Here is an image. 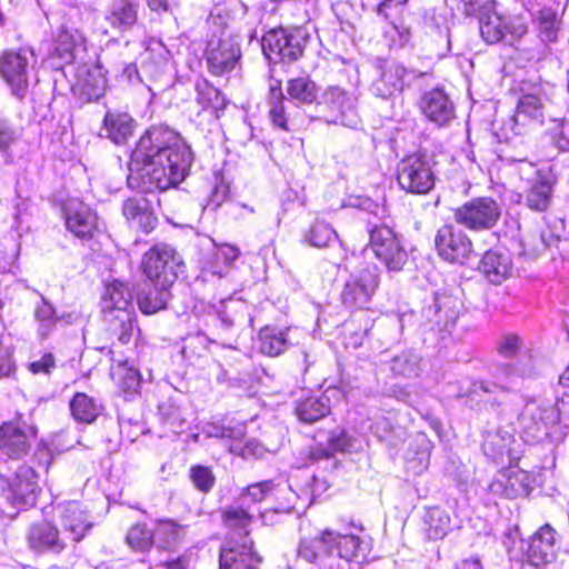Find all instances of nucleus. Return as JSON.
I'll list each match as a JSON object with an SVG mask.
<instances>
[{
    "instance_id": "obj_16",
    "label": "nucleus",
    "mask_w": 569,
    "mask_h": 569,
    "mask_svg": "<svg viewBox=\"0 0 569 569\" xmlns=\"http://www.w3.org/2000/svg\"><path fill=\"white\" fill-rule=\"evenodd\" d=\"M240 57L239 42L231 36L212 38L208 42L207 62L213 74L222 76L231 72L238 66Z\"/></svg>"
},
{
    "instance_id": "obj_41",
    "label": "nucleus",
    "mask_w": 569,
    "mask_h": 569,
    "mask_svg": "<svg viewBox=\"0 0 569 569\" xmlns=\"http://www.w3.org/2000/svg\"><path fill=\"white\" fill-rule=\"evenodd\" d=\"M284 96L282 92L280 81H271L269 86V94H268V103H269V118L271 122L282 129L288 131V118L284 109Z\"/></svg>"
},
{
    "instance_id": "obj_17",
    "label": "nucleus",
    "mask_w": 569,
    "mask_h": 569,
    "mask_svg": "<svg viewBox=\"0 0 569 569\" xmlns=\"http://www.w3.org/2000/svg\"><path fill=\"white\" fill-rule=\"evenodd\" d=\"M527 23L519 17L505 18L496 12L487 13L480 19V33L487 43L493 44L503 40L508 34L520 39L527 33Z\"/></svg>"
},
{
    "instance_id": "obj_28",
    "label": "nucleus",
    "mask_w": 569,
    "mask_h": 569,
    "mask_svg": "<svg viewBox=\"0 0 569 569\" xmlns=\"http://www.w3.org/2000/svg\"><path fill=\"white\" fill-rule=\"evenodd\" d=\"M479 268L490 282L501 283L511 276L513 264L507 251L489 250L483 254Z\"/></svg>"
},
{
    "instance_id": "obj_64",
    "label": "nucleus",
    "mask_w": 569,
    "mask_h": 569,
    "mask_svg": "<svg viewBox=\"0 0 569 569\" xmlns=\"http://www.w3.org/2000/svg\"><path fill=\"white\" fill-rule=\"evenodd\" d=\"M193 162V153L190 147L180 142V182L187 176V168H190Z\"/></svg>"
},
{
    "instance_id": "obj_25",
    "label": "nucleus",
    "mask_w": 569,
    "mask_h": 569,
    "mask_svg": "<svg viewBox=\"0 0 569 569\" xmlns=\"http://www.w3.org/2000/svg\"><path fill=\"white\" fill-rule=\"evenodd\" d=\"M122 214L131 228L150 233L158 224V218L147 199L128 198L122 203Z\"/></svg>"
},
{
    "instance_id": "obj_8",
    "label": "nucleus",
    "mask_w": 569,
    "mask_h": 569,
    "mask_svg": "<svg viewBox=\"0 0 569 569\" xmlns=\"http://www.w3.org/2000/svg\"><path fill=\"white\" fill-rule=\"evenodd\" d=\"M176 251L166 244L151 247L141 260L143 273L154 286L169 289L177 280Z\"/></svg>"
},
{
    "instance_id": "obj_6",
    "label": "nucleus",
    "mask_w": 569,
    "mask_h": 569,
    "mask_svg": "<svg viewBox=\"0 0 569 569\" xmlns=\"http://www.w3.org/2000/svg\"><path fill=\"white\" fill-rule=\"evenodd\" d=\"M397 181L406 192L426 194L433 188L436 177L425 156L410 154L398 163Z\"/></svg>"
},
{
    "instance_id": "obj_54",
    "label": "nucleus",
    "mask_w": 569,
    "mask_h": 569,
    "mask_svg": "<svg viewBox=\"0 0 569 569\" xmlns=\"http://www.w3.org/2000/svg\"><path fill=\"white\" fill-rule=\"evenodd\" d=\"M189 476L193 486L203 492H208L213 487L214 476L208 467L193 466Z\"/></svg>"
},
{
    "instance_id": "obj_33",
    "label": "nucleus",
    "mask_w": 569,
    "mask_h": 569,
    "mask_svg": "<svg viewBox=\"0 0 569 569\" xmlns=\"http://www.w3.org/2000/svg\"><path fill=\"white\" fill-rule=\"evenodd\" d=\"M254 515L241 507H230L223 512V521L226 526L231 530L230 540L233 546H239L243 542L252 541L249 535V526L252 522Z\"/></svg>"
},
{
    "instance_id": "obj_37",
    "label": "nucleus",
    "mask_w": 569,
    "mask_h": 569,
    "mask_svg": "<svg viewBox=\"0 0 569 569\" xmlns=\"http://www.w3.org/2000/svg\"><path fill=\"white\" fill-rule=\"evenodd\" d=\"M433 312L432 321L440 329H449L455 326L459 317V301L448 295H437L433 306L427 309V313Z\"/></svg>"
},
{
    "instance_id": "obj_55",
    "label": "nucleus",
    "mask_w": 569,
    "mask_h": 569,
    "mask_svg": "<svg viewBox=\"0 0 569 569\" xmlns=\"http://www.w3.org/2000/svg\"><path fill=\"white\" fill-rule=\"evenodd\" d=\"M244 309L243 303L233 300L229 301L219 313L222 325L226 328H230L236 322L242 320L244 318Z\"/></svg>"
},
{
    "instance_id": "obj_61",
    "label": "nucleus",
    "mask_w": 569,
    "mask_h": 569,
    "mask_svg": "<svg viewBox=\"0 0 569 569\" xmlns=\"http://www.w3.org/2000/svg\"><path fill=\"white\" fill-rule=\"evenodd\" d=\"M230 451L238 452L242 457L252 456V457H256V458H260L264 453V448L257 440H249L241 448L238 445L237 446L232 445L230 447Z\"/></svg>"
},
{
    "instance_id": "obj_11",
    "label": "nucleus",
    "mask_w": 569,
    "mask_h": 569,
    "mask_svg": "<svg viewBox=\"0 0 569 569\" xmlns=\"http://www.w3.org/2000/svg\"><path fill=\"white\" fill-rule=\"evenodd\" d=\"M500 216V204L490 197L475 198L455 211L456 221L475 231L491 229Z\"/></svg>"
},
{
    "instance_id": "obj_32",
    "label": "nucleus",
    "mask_w": 569,
    "mask_h": 569,
    "mask_svg": "<svg viewBox=\"0 0 569 569\" xmlns=\"http://www.w3.org/2000/svg\"><path fill=\"white\" fill-rule=\"evenodd\" d=\"M407 70L399 63H387L380 77L373 82V92L382 98L393 97L396 93L401 92L405 84V76Z\"/></svg>"
},
{
    "instance_id": "obj_30",
    "label": "nucleus",
    "mask_w": 569,
    "mask_h": 569,
    "mask_svg": "<svg viewBox=\"0 0 569 569\" xmlns=\"http://www.w3.org/2000/svg\"><path fill=\"white\" fill-rule=\"evenodd\" d=\"M111 380L124 399H133L140 393L141 375L134 367L127 361H119L111 367Z\"/></svg>"
},
{
    "instance_id": "obj_48",
    "label": "nucleus",
    "mask_w": 569,
    "mask_h": 569,
    "mask_svg": "<svg viewBox=\"0 0 569 569\" xmlns=\"http://www.w3.org/2000/svg\"><path fill=\"white\" fill-rule=\"evenodd\" d=\"M197 101L203 109H212L214 112L226 107L224 97L220 91L206 80L197 82Z\"/></svg>"
},
{
    "instance_id": "obj_44",
    "label": "nucleus",
    "mask_w": 569,
    "mask_h": 569,
    "mask_svg": "<svg viewBox=\"0 0 569 569\" xmlns=\"http://www.w3.org/2000/svg\"><path fill=\"white\" fill-rule=\"evenodd\" d=\"M330 412L328 398L310 397L301 401L297 408L296 413L303 422H315Z\"/></svg>"
},
{
    "instance_id": "obj_22",
    "label": "nucleus",
    "mask_w": 569,
    "mask_h": 569,
    "mask_svg": "<svg viewBox=\"0 0 569 569\" xmlns=\"http://www.w3.org/2000/svg\"><path fill=\"white\" fill-rule=\"evenodd\" d=\"M103 331L111 347L129 345L134 333V321L132 310H120V312L107 311L103 313Z\"/></svg>"
},
{
    "instance_id": "obj_58",
    "label": "nucleus",
    "mask_w": 569,
    "mask_h": 569,
    "mask_svg": "<svg viewBox=\"0 0 569 569\" xmlns=\"http://www.w3.org/2000/svg\"><path fill=\"white\" fill-rule=\"evenodd\" d=\"M521 339L515 333H505L497 345V350L505 358L515 357L521 349Z\"/></svg>"
},
{
    "instance_id": "obj_29",
    "label": "nucleus",
    "mask_w": 569,
    "mask_h": 569,
    "mask_svg": "<svg viewBox=\"0 0 569 569\" xmlns=\"http://www.w3.org/2000/svg\"><path fill=\"white\" fill-rule=\"evenodd\" d=\"M72 419L81 425H91L102 415L104 407L97 398L86 392H76L69 401Z\"/></svg>"
},
{
    "instance_id": "obj_56",
    "label": "nucleus",
    "mask_w": 569,
    "mask_h": 569,
    "mask_svg": "<svg viewBox=\"0 0 569 569\" xmlns=\"http://www.w3.org/2000/svg\"><path fill=\"white\" fill-rule=\"evenodd\" d=\"M209 437L240 440L244 435V426L237 423L234 427L209 425L206 429Z\"/></svg>"
},
{
    "instance_id": "obj_20",
    "label": "nucleus",
    "mask_w": 569,
    "mask_h": 569,
    "mask_svg": "<svg viewBox=\"0 0 569 569\" xmlns=\"http://www.w3.org/2000/svg\"><path fill=\"white\" fill-rule=\"evenodd\" d=\"M98 214L82 202L70 204L64 210V223L74 237L91 240L99 231Z\"/></svg>"
},
{
    "instance_id": "obj_59",
    "label": "nucleus",
    "mask_w": 569,
    "mask_h": 569,
    "mask_svg": "<svg viewBox=\"0 0 569 569\" xmlns=\"http://www.w3.org/2000/svg\"><path fill=\"white\" fill-rule=\"evenodd\" d=\"M16 370L12 351L0 340V380L14 376Z\"/></svg>"
},
{
    "instance_id": "obj_13",
    "label": "nucleus",
    "mask_w": 569,
    "mask_h": 569,
    "mask_svg": "<svg viewBox=\"0 0 569 569\" xmlns=\"http://www.w3.org/2000/svg\"><path fill=\"white\" fill-rule=\"evenodd\" d=\"M8 500L19 510L33 507L41 492L39 476L32 467L21 465L8 481Z\"/></svg>"
},
{
    "instance_id": "obj_23",
    "label": "nucleus",
    "mask_w": 569,
    "mask_h": 569,
    "mask_svg": "<svg viewBox=\"0 0 569 569\" xmlns=\"http://www.w3.org/2000/svg\"><path fill=\"white\" fill-rule=\"evenodd\" d=\"M60 519L63 529L69 532L74 543L83 540L93 527L88 511L78 501H68L61 506Z\"/></svg>"
},
{
    "instance_id": "obj_4",
    "label": "nucleus",
    "mask_w": 569,
    "mask_h": 569,
    "mask_svg": "<svg viewBox=\"0 0 569 569\" xmlns=\"http://www.w3.org/2000/svg\"><path fill=\"white\" fill-rule=\"evenodd\" d=\"M556 88L549 82L532 84L520 97L513 117L517 126L543 124L545 119L552 117Z\"/></svg>"
},
{
    "instance_id": "obj_35",
    "label": "nucleus",
    "mask_w": 569,
    "mask_h": 569,
    "mask_svg": "<svg viewBox=\"0 0 569 569\" xmlns=\"http://www.w3.org/2000/svg\"><path fill=\"white\" fill-rule=\"evenodd\" d=\"M253 542L224 548L220 553V569H257L258 558L252 552Z\"/></svg>"
},
{
    "instance_id": "obj_53",
    "label": "nucleus",
    "mask_w": 569,
    "mask_h": 569,
    "mask_svg": "<svg viewBox=\"0 0 569 569\" xmlns=\"http://www.w3.org/2000/svg\"><path fill=\"white\" fill-rule=\"evenodd\" d=\"M280 491L272 481L266 480L248 486L241 496L242 503L247 501L260 502L273 491Z\"/></svg>"
},
{
    "instance_id": "obj_63",
    "label": "nucleus",
    "mask_w": 569,
    "mask_h": 569,
    "mask_svg": "<svg viewBox=\"0 0 569 569\" xmlns=\"http://www.w3.org/2000/svg\"><path fill=\"white\" fill-rule=\"evenodd\" d=\"M408 0H383L377 6V14L388 20L392 12L407 3Z\"/></svg>"
},
{
    "instance_id": "obj_47",
    "label": "nucleus",
    "mask_w": 569,
    "mask_h": 569,
    "mask_svg": "<svg viewBox=\"0 0 569 569\" xmlns=\"http://www.w3.org/2000/svg\"><path fill=\"white\" fill-rule=\"evenodd\" d=\"M168 296V289L154 286L147 292L138 295V308L143 315H153L166 308Z\"/></svg>"
},
{
    "instance_id": "obj_46",
    "label": "nucleus",
    "mask_w": 569,
    "mask_h": 569,
    "mask_svg": "<svg viewBox=\"0 0 569 569\" xmlns=\"http://www.w3.org/2000/svg\"><path fill=\"white\" fill-rule=\"evenodd\" d=\"M288 96L298 103L310 104L317 100L316 83L307 77H299L288 81Z\"/></svg>"
},
{
    "instance_id": "obj_52",
    "label": "nucleus",
    "mask_w": 569,
    "mask_h": 569,
    "mask_svg": "<svg viewBox=\"0 0 569 569\" xmlns=\"http://www.w3.org/2000/svg\"><path fill=\"white\" fill-rule=\"evenodd\" d=\"M57 367V358L50 351L43 352L39 359L32 360L26 366L31 375L46 377L51 376Z\"/></svg>"
},
{
    "instance_id": "obj_21",
    "label": "nucleus",
    "mask_w": 569,
    "mask_h": 569,
    "mask_svg": "<svg viewBox=\"0 0 569 569\" xmlns=\"http://www.w3.org/2000/svg\"><path fill=\"white\" fill-rule=\"evenodd\" d=\"M532 482L533 478L529 472L511 467L492 481L490 489L496 495H501L508 499H516L528 496L531 491Z\"/></svg>"
},
{
    "instance_id": "obj_5",
    "label": "nucleus",
    "mask_w": 569,
    "mask_h": 569,
    "mask_svg": "<svg viewBox=\"0 0 569 569\" xmlns=\"http://www.w3.org/2000/svg\"><path fill=\"white\" fill-rule=\"evenodd\" d=\"M307 41L308 34L302 29H273L263 36L262 50L269 60L291 62L302 56Z\"/></svg>"
},
{
    "instance_id": "obj_45",
    "label": "nucleus",
    "mask_w": 569,
    "mask_h": 569,
    "mask_svg": "<svg viewBox=\"0 0 569 569\" xmlns=\"http://www.w3.org/2000/svg\"><path fill=\"white\" fill-rule=\"evenodd\" d=\"M389 369L397 377L416 378L420 375V359L411 351H403L391 358Z\"/></svg>"
},
{
    "instance_id": "obj_26",
    "label": "nucleus",
    "mask_w": 569,
    "mask_h": 569,
    "mask_svg": "<svg viewBox=\"0 0 569 569\" xmlns=\"http://www.w3.org/2000/svg\"><path fill=\"white\" fill-rule=\"evenodd\" d=\"M421 110L428 119L439 126L447 124L455 117L452 101L440 89H433L422 97Z\"/></svg>"
},
{
    "instance_id": "obj_1",
    "label": "nucleus",
    "mask_w": 569,
    "mask_h": 569,
    "mask_svg": "<svg viewBox=\"0 0 569 569\" xmlns=\"http://www.w3.org/2000/svg\"><path fill=\"white\" fill-rule=\"evenodd\" d=\"M167 131L147 130L136 143L128 163L127 184L142 193L164 191L178 183V148L162 144Z\"/></svg>"
},
{
    "instance_id": "obj_40",
    "label": "nucleus",
    "mask_w": 569,
    "mask_h": 569,
    "mask_svg": "<svg viewBox=\"0 0 569 569\" xmlns=\"http://www.w3.org/2000/svg\"><path fill=\"white\" fill-rule=\"evenodd\" d=\"M108 20L119 30L131 29L138 21V3L133 0H119L113 4Z\"/></svg>"
},
{
    "instance_id": "obj_34",
    "label": "nucleus",
    "mask_w": 569,
    "mask_h": 569,
    "mask_svg": "<svg viewBox=\"0 0 569 569\" xmlns=\"http://www.w3.org/2000/svg\"><path fill=\"white\" fill-rule=\"evenodd\" d=\"M107 78L98 64L87 68L78 82L79 96L83 102H96L106 94Z\"/></svg>"
},
{
    "instance_id": "obj_60",
    "label": "nucleus",
    "mask_w": 569,
    "mask_h": 569,
    "mask_svg": "<svg viewBox=\"0 0 569 569\" xmlns=\"http://www.w3.org/2000/svg\"><path fill=\"white\" fill-rule=\"evenodd\" d=\"M13 128L4 122L0 123V154L10 158L11 147L16 143Z\"/></svg>"
},
{
    "instance_id": "obj_9",
    "label": "nucleus",
    "mask_w": 569,
    "mask_h": 569,
    "mask_svg": "<svg viewBox=\"0 0 569 569\" xmlns=\"http://www.w3.org/2000/svg\"><path fill=\"white\" fill-rule=\"evenodd\" d=\"M368 248L389 271H399L407 261V252L393 230L385 224L369 230Z\"/></svg>"
},
{
    "instance_id": "obj_27",
    "label": "nucleus",
    "mask_w": 569,
    "mask_h": 569,
    "mask_svg": "<svg viewBox=\"0 0 569 569\" xmlns=\"http://www.w3.org/2000/svg\"><path fill=\"white\" fill-rule=\"evenodd\" d=\"M556 531L549 525L542 526L531 538L528 558L535 566L551 562L556 557Z\"/></svg>"
},
{
    "instance_id": "obj_3",
    "label": "nucleus",
    "mask_w": 569,
    "mask_h": 569,
    "mask_svg": "<svg viewBox=\"0 0 569 569\" xmlns=\"http://www.w3.org/2000/svg\"><path fill=\"white\" fill-rule=\"evenodd\" d=\"M39 430L34 423L29 422L23 415H16L13 418L0 423V452L10 460H22L38 448ZM44 456L43 465H50L49 450L46 447L36 450V456Z\"/></svg>"
},
{
    "instance_id": "obj_19",
    "label": "nucleus",
    "mask_w": 569,
    "mask_h": 569,
    "mask_svg": "<svg viewBox=\"0 0 569 569\" xmlns=\"http://www.w3.org/2000/svg\"><path fill=\"white\" fill-rule=\"evenodd\" d=\"M321 104L327 108L328 122L341 123L352 127L357 124L355 118V98L339 87H331L322 96Z\"/></svg>"
},
{
    "instance_id": "obj_24",
    "label": "nucleus",
    "mask_w": 569,
    "mask_h": 569,
    "mask_svg": "<svg viewBox=\"0 0 569 569\" xmlns=\"http://www.w3.org/2000/svg\"><path fill=\"white\" fill-rule=\"evenodd\" d=\"M106 137L117 146H124L137 129L136 119L126 111L108 110L102 119Z\"/></svg>"
},
{
    "instance_id": "obj_49",
    "label": "nucleus",
    "mask_w": 569,
    "mask_h": 569,
    "mask_svg": "<svg viewBox=\"0 0 569 569\" xmlns=\"http://www.w3.org/2000/svg\"><path fill=\"white\" fill-rule=\"evenodd\" d=\"M127 543L137 551H146L153 543V532L144 522L133 523L126 536Z\"/></svg>"
},
{
    "instance_id": "obj_50",
    "label": "nucleus",
    "mask_w": 569,
    "mask_h": 569,
    "mask_svg": "<svg viewBox=\"0 0 569 569\" xmlns=\"http://www.w3.org/2000/svg\"><path fill=\"white\" fill-rule=\"evenodd\" d=\"M338 239L337 232L325 221H316L309 232V241L315 247H327Z\"/></svg>"
},
{
    "instance_id": "obj_2",
    "label": "nucleus",
    "mask_w": 569,
    "mask_h": 569,
    "mask_svg": "<svg viewBox=\"0 0 569 569\" xmlns=\"http://www.w3.org/2000/svg\"><path fill=\"white\" fill-rule=\"evenodd\" d=\"M298 555L319 569H345L347 562L365 556L358 536L341 535L330 529H325L312 538L301 539Z\"/></svg>"
},
{
    "instance_id": "obj_43",
    "label": "nucleus",
    "mask_w": 569,
    "mask_h": 569,
    "mask_svg": "<svg viewBox=\"0 0 569 569\" xmlns=\"http://www.w3.org/2000/svg\"><path fill=\"white\" fill-rule=\"evenodd\" d=\"M450 527V516L438 507L427 509L425 515V531L429 539H442Z\"/></svg>"
},
{
    "instance_id": "obj_36",
    "label": "nucleus",
    "mask_w": 569,
    "mask_h": 569,
    "mask_svg": "<svg viewBox=\"0 0 569 569\" xmlns=\"http://www.w3.org/2000/svg\"><path fill=\"white\" fill-rule=\"evenodd\" d=\"M53 40L54 54L66 62H72L74 50L83 44L86 39L77 28L62 23L56 31Z\"/></svg>"
},
{
    "instance_id": "obj_57",
    "label": "nucleus",
    "mask_w": 569,
    "mask_h": 569,
    "mask_svg": "<svg viewBox=\"0 0 569 569\" xmlns=\"http://www.w3.org/2000/svg\"><path fill=\"white\" fill-rule=\"evenodd\" d=\"M505 372L507 377L519 376L527 378L533 376L536 368L532 356L530 353L521 355L515 366L505 368Z\"/></svg>"
},
{
    "instance_id": "obj_15",
    "label": "nucleus",
    "mask_w": 569,
    "mask_h": 569,
    "mask_svg": "<svg viewBox=\"0 0 569 569\" xmlns=\"http://www.w3.org/2000/svg\"><path fill=\"white\" fill-rule=\"evenodd\" d=\"M26 541L29 549L37 553L59 555L67 549L59 527L49 519L32 522L27 531Z\"/></svg>"
},
{
    "instance_id": "obj_51",
    "label": "nucleus",
    "mask_w": 569,
    "mask_h": 569,
    "mask_svg": "<svg viewBox=\"0 0 569 569\" xmlns=\"http://www.w3.org/2000/svg\"><path fill=\"white\" fill-rule=\"evenodd\" d=\"M548 133L553 144L562 151H569V121L557 118L550 119Z\"/></svg>"
},
{
    "instance_id": "obj_62",
    "label": "nucleus",
    "mask_w": 569,
    "mask_h": 569,
    "mask_svg": "<svg viewBox=\"0 0 569 569\" xmlns=\"http://www.w3.org/2000/svg\"><path fill=\"white\" fill-rule=\"evenodd\" d=\"M350 447L351 440L345 432L332 435L329 439L330 453L348 451Z\"/></svg>"
},
{
    "instance_id": "obj_7",
    "label": "nucleus",
    "mask_w": 569,
    "mask_h": 569,
    "mask_svg": "<svg viewBox=\"0 0 569 569\" xmlns=\"http://www.w3.org/2000/svg\"><path fill=\"white\" fill-rule=\"evenodd\" d=\"M559 420V410L537 401L526 403L518 417L520 433L526 442H540L549 436V429Z\"/></svg>"
},
{
    "instance_id": "obj_38",
    "label": "nucleus",
    "mask_w": 569,
    "mask_h": 569,
    "mask_svg": "<svg viewBox=\"0 0 569 569\" xmlns=\"http://www.w3.org/2000/svg\"><path fill=\"white\" fill-rule=\"evenodd\" d=\"M131 291L128 284L121 280L114 279L107 283L106 292L102 297L103 313L107 311L120 312V310H130Z\"/></svg>"
},
{
    "instance_id": "obj_42",
    "label": "nucleus",
    "mask_w": 569,
    "mask_h": 569,
    "mask_svg": "<svg viewBox=\"0 0 569 569\" xmlns=\"http://www.w3.org/2000/svg\"><path fill=\"white\" fill-rule=\"evenodd\" d=\"M382 37L388 47L403 48L411 38L410 27L400 17L389 18L382 27Z\"/></svg>"
},
{
    "instance_id": "obj_18",
    "label": "nucleus",
    "mask_w": 569,
    "mask_h": 569,
    "mask_svg": "<svg viewBox=\"0 0 569 569\" xmlns=\"http://www.w3.org/2000/svg\"><path fill=\"white\" fill-rule=\"evenodd\" d=\"M517 441L509 427L489 426L483 431L482 450L486 456L499 461L508 457L510 461L519 459L520 451L516 449Z\"/></svg>"
},
{
    "instance_id": "obj_14",
    "label": "nucleus",
    "mask_w": 569,
    "mask_h": 569,
    "mask_svg": "<svg viewBox=\"0 0 569 569\" xmlns=\"http://www.w3.org/2000/svg\"><path fill=\"white\" fill-rule=\"evenodd\" d=\"M435 244L439 256L449 262L463 263L472 252L471 240L452 224H445L437 231Z\"/></svg>"
},
{
    "instance_id": "obj_39",
    "label": "nucleus",
    "mask_w": 569,
    "mask_h": 569,
    "mask_svg": "<svg viewBox=\"0 0 569 569\" xmlns=\"http://www.w3.org/2000/svg\"><path fill=\"white\" fill-rule=\"evenodd\" d=\"M288 333L289 329L262 328L259 332V349L261 353L269 357L281 355L288 346Z\"/></svg>"
},
{
    "instance_id": "obj_12",
    "label": "nucleus",
    "mask_w": 569,
    "mask_h": 569,
    "mask_svg": "<svg viewBox=\"0 0 569 569\" xmlns=\"http://www.w3.org/2000/svg\"><path fill=\"white\" fill-rule=\"evenodd\" d=\"M379 282L380 270L377 266L367 267L351 274L340 293L342 303L350 309L365 308L378 289Z\"/></svg>"
},
{
    "instance_id": "obj_10",
    "label": "nucleus",
    "mask_w": 569,
    "mask_h": 569,
    "mask_svg": "<svg viewBox=\"0 0 569 569\" xmlns=\"http://www.w3.org/2000/svg\"><path fill=\"white\" fill-rule=\"evenodd\" d=\"M29 68L30 57L26 49H7L0 53V77L19 100H23L28 92Z\"/></svg>"
},
{
    "instance_id": "obj_31",
    "label": "nucleus",
    "mask_w": 569,
    "mask_h": 569,
    "mask_svg": "<svg viewBox=\"0 0 569 569\" xmlns=\"http://www.w3.org/2000/svg\"><path fill=\"white\" fill-rule=\"evenodd\" d=\"M526 167L532 171L535 179L527 190L526 204L536 211H545L548 209L552 197V184L533 163H527Z\"/></svg>"
}]
</instances>
